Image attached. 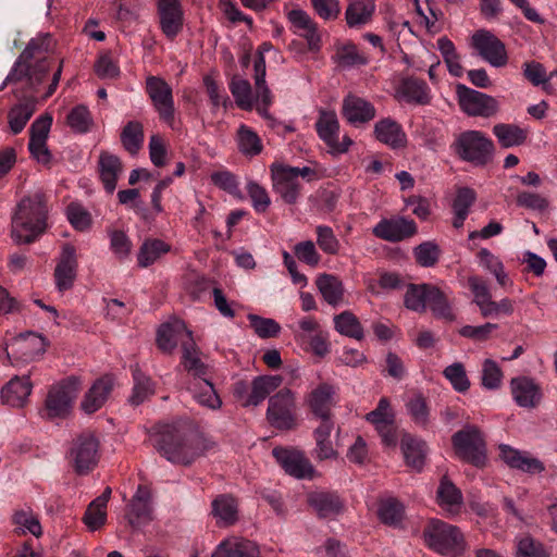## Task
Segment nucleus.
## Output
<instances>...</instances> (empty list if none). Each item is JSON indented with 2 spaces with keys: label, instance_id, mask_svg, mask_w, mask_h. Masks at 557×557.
<instances>
[{
  "label": "nucleus",
  "instance_id": "f257e3e1",
  "mask_svg": "<svg viewBox=\"0 0 557 557\" xmlns=\"http://www.w3.org/2000/svg\"><path fill=\"white\" fill-rule=\"evenodd\" d=\"M54 48V40L50 34H40L30 39L26 48L22 51L15 61L11 72L4 79L0 89L8 83L27 79L32 88L40 85L50 69L52 58L51 52Z\"/></svg>",
  "mask_w": 557,
  "mask_h": 557
},
{
  "label": "nucleus",
  "instance_id": "f03ea898",
  "mask_svg": "<svg viewBox=\"0 0 557 557\" xmlns=\"http://www.w3.org/2000/svg\"><path fill=\"white\" fill-rule=\"evenodd\" d=\"M151 441L154 448L172 463L188 466L202 454L200 438L176 424H158Z\"/></svg>",
  "mask_w": 557,
  "mask_h": 557
},
{
  "label": "nucleus",
  "instance_id": "7ed1b4c3",
  "mask_svg": "<svg viewBox=\"0 0 557 557\" xmlns=\"http://www.w3.org/2000/svg\"><path fill=\"white\" fill-rule=\"evenodd\" d=\"M46 196L36 191L24 197L12 216L11 235L16 244L35 242L47 228Z\"/></svg>",
  "mask_w": 557,
  "mask_h": 557
},
{
  "label": "nucleus",
  "instance_id": "20e7f679",
  "mask_svg": "<svg viewBox=\"0 0 557 557\" xmlns=\"http://www.w3.org/2000/svg\"><path fill=\"white\" fill-rule=\"evenodd\" d=\"M428 547L445 557H460L468 549L462 531L443 520H431L423 530Z\"/></svg>",
  "mask_w": 557,
  "mask_h": 557
},
{
  "label": "nucleus",
  "instance_id": "39448f33",
  "mask_svg": "<svg viewBox=\"0 0 557 557\" xmlns=\"http://www.w3.org/2000/svg\"><path fill=\"white\" fill-rule=\"evenodd\" d=\"M272 187L286 203L297 202L301 193L300 178L311 182L317 180V171L310 166H290L283 163L270 165Z\"/></svg>",
  "mask_w": 557,
  "mask_h": 557
},
{
  "label": "nucleus",
  "instance_id": "423d86ee",
  "mask_svg": "<svg viewBox=\"0 0 557 557\" xmlns=\"http://www.w3.org/2000/svg\"><path fill=\"white\" fill-rule=\"evenodd\" d=\"M453 148L462 161L476 166L488 163L494 152L493 141L480 131L462 132L454 141Z\"/></svg>",
  "mask_w": 557,
  "mask_h": 557
},
{
  "label": "nucleus",
  "instance_id": "0eeeda50",
  "mask_svg": "<svg viewBox=\"0 0 557 557\" xmlns=\"http://www.w3.org/2000/svg\"><path fill=\"white\" fill-rule=\"evenodd\" d=\"M78 392L79 381L75 376H69L53 384L45 399V406L40 411L41 417L50 420L65 418L70 413Z\"/></svg>",
  "mask_w": 557,
  "mask_h": 557
},
{
  "label": "nucleus",
  "instance_id": "6e6552de",
  "mask_svg": "<svg viewBox=\"0 0 557 557\" xmlns=\"http://www.w3.org/2000/svg\"><path fill=\"white\" fill-rule=\"evenodd\" d=\"M456 455L467 462L481 467L485 462V443L480 430L474 425H467L456 432L451 437Z\"/></svg>",
  "mask_w": 557,
  "mask_h": 557
},
{
  "label": "nucleus",
  "instance_id": "1a4fd4ad",
  "mask_svg": "<svg viewBox=\"0 0 557 557\" xmlns=\"http://www.w3.org/2000/svg\"><path fill=\"white\" fill-rule=\"evenodd\" d=\"M456 94L461 111L469 116L488 119L499 111V102L494 97L463 84L456 85Z\"/></svg>",
  "mask_w": 557,
  "mask_h": 557
},
{
  "label": "nucleus",
  "instance_id": "9d476101",
  "mask_svg": "<svg viewBox=\"0 0 557 557\" xmlns=\"http://www.w3.org/2000/svg\"><path fill=\"white\" fill-rule=\"evenodd\" d=\"M296 397L289 388H282L270 397L267 419L280 430H290L296 425Z\"/></svg>",
  "mask_w": 557,
  "mask_h": 557
},
{
  "label": "nucleus",
  "instance_id": "9b49d317",
  "mask_svg": "<svg viewBox=\"0 0 557 557\" xmlns=\"http://www.w3.org/2000/svg\"><path fill=\"white\" fill-rule=\"evenodd\" d=\"M98 450L99 442L92 433L85 432L73 440L67 458L76 473L87 474L97 466Z\"/></svg>",
  "mask_w": 557,
  "mask_h": 557
},
{
  "label": "nucleus",
  "instance_id": "f8f14e48",
  "mask_svg": "<svg viewBox=\"0 0 557 557\" xmlns=\"http://www.w3.org/2000/svg\"><path fill=\"white\" fill-rule=\"evenodd\" d=\"M146 91L159 117L172 126L175 116L172 87L161 77L148 76Z\"/></svg>",
  "mask_w": 557,
  "mask_h": 557
},
{
  "label": "nucleus",
  "instance_id": "ddd939ff",
  "mask_svg": "<svg viewBox=\"0 0 557 557\" xmlns=\"http://www.w3.org/2000/svg\"><path fill=\"white\" fill-rule=\"evenodd\" d=\"M472 46L480 57L494 67H503L508 62L505 44L493 33L480 29L472 35Z\"/></svg>",
  "mask_w": 557,
  "mask_h": 557
},
{
  "label": "nucleus",
  "instance_id": "4468645a",
  "mask_svg": "<svg viewBox=\"0 0 557 557\" xmlns=\"http://www.w3.org/2000/svg\"><path fill=\"white\" fill-rule=\"evenodd\" d=\"M292 32L304 38L308 49L317 52L322 46V36L318 23L302 9H293L287 13Z\"/></svg>",
  "mask_w": 557,
  "mask_h": 557
},
{
  "label": "nucleus",
  "instance_id": "2eb2a0df",
  "mask_svg": "<svg viewBox=\"0 0 557 557\" xmlns=\"http://www.w3.org/2000/svg\"><path fill=\"white\" fill-rule=\"evenodd\" d=\"M77 268L76 248L70 243L63 244L53 273L55 287L59 292L63 293L73 287L77 276Z\"/></svg>",
  "mask_w": 557,
  "mask_h": 557
},
{
  "label": "nucleus",
  "instance_id": "dca6fc26",
  "mask_svg": "<svg viewBox=\"0 0 557 557\" xmlns=\"http://www.w3.org/2000/svg\"><path fill=\"white\" fill-rule=\"evenodd\" d=\"M417 232L418 227L416 222L404 216L382 219L372 228V233L375 237L389 243H398L410 238L416 235Z\"/></svg>",
  "mask_w": 557,
  "mask_h": 557
},
{
  "label": "nucleus",
  "instance_id": "f3484780",
  "mask_svg": "<svg viewBox=\"0 0 557 557\" xmlns=\"http://www.w3.org/2000/svg\"><path fill=\"white\" fill-rule=\"evenodd\" d=\"M272 453L276 461L289 475L297 479L312 476L314 469L304 453L281 447H275Z\"/></svg>",
  "mask_w": 557,
  "mask_h": 557
},
{
  "label": "nucleus",
  "instance_id": "a211bd4d",
  "mask_svg": "<svg viewBox=\"0 0 557 557\" xmlns=\"http://www.w3.org/2000/svg\"><path fill=\"white\" fill-rule=\"evenodd\" d=\"M158 13L162 33L174 39L183 29L184 11L180 0H159Z\"/></svg>",
  "mask_w": 557,
  "mask_h": 557
},
{
  "label": "nucleus",
  "instance_id": "6ab92c4d",
  "mask_svg": "<svg viewBox=\"0 0 557 557\" xmlns=\"http://www.w3.org/2000/svg\"><path fill=\"white\" fill-rule=\"evenodd\" d=\"M499 451L502 460L511 469L528 474H539L545 471L544 463L529 451L519 450L506 444L499 446Z\"/></svg>",
  "mask_w": 557,
  "mask_h": 557
},
{
  "label": "nucleus",
  "instance_id": "aec40b11",
  "mask_svg": "<svg viewBox=\"0 0 557 557\" xmlns=\"http://www.w3.org/2000/svg\"><path fill=\"white\" fill-rule=\"evenodd\" d=\"M151 513L150 490L145 485H138L127 506L125 517L133 528H139L152 519Z\"/></svg>",
  "mask_w": 557,
  "mask_h": 557
},
{
  "label": "nucleus",
  "instance_id": "412c9836",
  "mask_svg": "<svg viewBox=\"0 0 557 557\" xmlns=\"http://www.w3.org/2000/svg\"><path fill=\"white\" fill-rule=\"evenodd\" d=\"M14 347L15 360L28 363L41 356L46 350V339L34 332L22 333L11 343Z\"/></svg>",
  "mask_w": 557,
  "mask_h": 557
},
{
  "label": "nucleus",
  "instance_id": "4be33fe9",
  "mask_svg": "<svg viewBox=\"0 0 557 557\" xmlns=\"http://www.w3.org/2000/svg\"><path fill=\"white\" fill-rule=\"evenodd\" d=\"M510 392L515 403L522 408H534L542 399L540 385L532 377L524 375L510 380Z\"/></svg>",
  "mask_w": 557,
  "mask_h": 557
},
{
  "label": "nucleus",
  "instance_id": "5701e85b",
  "mask_svg": "<svg viewBox=\"0 0 557 557\" xmlns=\"http://www.w3.org/2000/svg\"><path fill=\"white\" fill-rule=\"evenodd\" d=\"M33 391L30 375L13 376L1 389V400L11 407H23Z\"/></svg>",
  "mask_w": 557,
  "mask_h": 557
},
{
  "label": "nucleus",
  "instance_id": "b1692460",
  "mask_svg": "<svg viewBox=\"0 0 557 557\" xmlns=\"http://www.w3.org/2000/svg\"><path fill=\"white\" fill-rule=\"evenodd\" d=\"M343 116L352 125L368 123L375 116V108L368 100L348 95L343 100Z\"/></svg>",
  "mask_w": 557,
  "mask_h": 557
},
{
  "label": "nucleus",
  "instance_id": "393cba45",
  "mask_svg": "<svg viewBox=\"0 0 557 557\" xmlns=\"http://www.w3.org/2000/svg\"><path fill=\"white\" fill-rule=\"evenodd\" d=\"M334 387L329 383H321L312 389L306 397V401L312 413L321 419L331 420V409L333 406Z\"/></svg>",
  "mask_w": 557,
  "mask_h": 557
},
{
  "label": "nucleus",
  "instance_id": "a878e982",
  "mask_svg": "<svg viewBox=\"0 0 557 557\" xmlns=\"http://www.w3.org/2000/svg\"><path fill=\"white\" fill-rule=\"evenodd\" d=\"M193 337V332L188 330L183 321L176 320L172 323L162 324L157 333L158 347L165 352H171L180 342Z\"/></svg>",
  "mask_w": 557,
  "mask_h": 557
},
{
  "label": "nucleus",
  "instance_id": "bb28decb",
  "mask_svg": "<svg viewBox=\"0 0 557 557\" xmlns=\"http://www.w3.org/2000/svg\"><path fill=\"white\" fill-rule=\"evenodd\" d=\"M112 387L110 377L104 376L97 380L84 396L81 403L82 410L87 414L98 411L106 404Z\"/></svg>",
  "mask_w": 557,
  "mask_h": 557
},
{
  "label": "nucleus",
  "instance_id": "cd10ccee",
  "mask_svg": "<svg viewBox=\"0 0 557 557\" xmlns=\"http://www.w3.org/2000/svg\"><path fill=\"white\" fill-rule=\"evenodd\" d=\"M375 138L393 149L401 148L406 145L407 137L403 127L395 120L382 119L374 125Z\"/></svg>",
  "mask_w": 557,
  "mask_h": 557
},
{
  "label": "nucleus",
  "instance_id": "c85d7f7f",
  "mask_svg": "<svg viewBox=\"0 0 557 557\" xmlns=\"http://www.w3.org/2000/svg\"><path fill=\"white\" fill-rule=\"evenodd\" d=\"M308 503L320 518H334L344 509L341 497L330 492L312 493L309 495Z\"/></svg>",
  "mask_w": 557,
  "mask_h": 557
},
{
  "label": "nucleus",
  "instance_id": "c756f323",
  "mask_svg": "<svg viewBox=\"0 0 557 557\" xmlns=\"http://www.w3.org/2000/svg\"><path fill=\"white\" fill-rule=\"evenodd\" d=\"M283 382L280 375H260L252 380L251 392L244 401V406L260 405L272 392L281 386Z\"/></svg>",
  "mask_w": 557,
  "mask_h": 557
},
{
  "label": "nucleus",
  "instance_id": "7c9ffc66",
  "mask_svg": "<svg viewBox=\"0 0 557 557\" xmlns=\"http://www.w3.org/2000/svg\"><path fill=\"white\" fill-rule=\"evenodd\" d=\"M188 391H190L193 397L198 404L209 409L215 410L222 405L212 382L207 376L202 379H193L188 383Z\"/></svg>",
  "mask_w": 557,
  "mask_h": 557
},
{
  "label": "nucleus",
  "instance_id": "2f4dec72",
  "mask_svg": "<svg viewBox=\"0 0 557 557\" xmlns=\"http://www.w3.org/2000/svg\"><path fill=\"white\" fill-rule=\"evenodd\" d=\"M333 429V421L324 420L313 432L315 440L314 457L318 460L334 459L337 457V451L331 440Z\"/></svg>",
  "mask_w": 557,
  "mask_h": 557
},
{
  "label": "nucleus",
  "instance_id": "473e14b6",
  "mask_svg": "<svg viewBox=\"0 0 557 557\" xmlns=\"http://www.w3.org/2000/svg\"><path fill=\"white\" fill-rule=\"evenodd\" d=\"M375 4L372 0H355L345 11V20L350 28H359L372 20Z\"/></svg>",
  "mask_w": 557,
  "mask_h": 557
},
{
  "label": "nucleus",
  "instance_id": "72a5a7b5",
  "mask_svg": "<svg viewBox=\"0 0 557 557\" xmlns=\"http://www.w3.org/2000/svg\"><path fill=\"white\" fill-rule=\"evenodd\" d=\"M37 100L34 97L24 98L15 104L8 114L9 126L13 134L21 133L36 111Z\"/></svg>",
  "mask_w": 557,
  "mask_h": 557
},
{
  "label": "nucleus",
  "instance_id": "f704fd0d",
  "mask_svg": "<svg viewBox=\"0 0 557 557\" xmlns=\"http://www.w3.org/2000/svg\"><path fill=\"white\" fill-rule=\"evenodd\" d=\"M400 447L406 463L411 468L420 471L424 465L428 451L426 443L422 440H418L409 434H406L401 438Z\"/></svg>",
  "mask_w": 557,
  "mask_h": 557
},
{
  "label": "nucleus",
  "instance_id": "c9c22d12",
  "mask_svg": "<svg viewBox=\"0 0 557 557\" xmlns=\"http://www.w3.org/2000/svg\"><path fill=\"white\" fill-rule=\"evenodd\" d=\"M99 169L106 190L112 194L115 190L117 177L122 172L120 158L110 152H101L99 157Z\"/></svg>",
  "mask_w": 557,
  "mask_h": 557
},
{
  "label": "nucleus",
  "instance_id": "e433bc0d",
  "mask_svg": "<svg viewBox=\"0 0 557 557\" xmlns=\"http://www.w3.org/2000/svg\"><path fill=\"white\" fill-rule=\"evenodd\" d=\"M182 364L193 375V379H202L208 374V367L200 360L199 350L189 336V339L182 342Z\"/></svg>",
  "mask_w": 557,
  "mask_h": 557
},
{
  "label": "nucleus",
  "instance_id": "4c0bfd02",
  "mask_svg": "<svg viewBox=\"0 0 557 557\" xmlns=\"http://www.w3.org/2000/svg\"><path fill=\"white\" fill-rule=\"evenodd\" d=\"M315 285L330 306L337 307L342 304L344 286L337 276L326 273L320 274L315 280Z\"/></svg>",
  "mask_w": 557,
  "mask_h": 557
},
{
  "label": "nucleus",
  "instance_id": "58836bf2",
  "mask_svg": "<svg viewBox=\"0 0 557 557\" xmlns=\"http://www.w3.org/2000/svg\"><path fill=\"white\" fill-rule=\"evenodd\" d=\"M171 250V246L162 239L147 238L137 252L138 267L147 268L157 262Z\"/></svg>",
  "mask_w": 557,
  "mask_h": 557
},
{
  "label": "nucleus",
  "instance_id": "ea45409f",
  "mask_svg": "<svg viewBox=\"0 0 557 557\" xmlns=\"http://www.w3.org/2000/svg\"><path fill=\"white\" fill-rule=\"evenodd\" d=\"M238 505L231 495H219L212 502V515L219 525H231L236 522Z\"/></svg>",
  "mask_w": 557,
  "mask_h": 557
},
{
  "label": "nucleus",
  "instance_id": "a19ab883",
  "mask_svg": "<svg viewBox=\"0 0 557 557\" xmlns=\"http://www.w3.org/2000/svg\"><path fill=\"white\" fill-rule=\"evenodd\" d=\"M475 200L476 195L473 189L469 187H462L457 190L456 197L451 205L454 212L453 226L455 228L462 227Z\"/></svg>",
  "mask_w": 557,
  "mask_h": 557
},
{
  "label": "nucleus",
  "instance_id": "79ce46f5",
  "mask_svg": "<svg viewBox=\"0 0 557 557\" xmlns=\"http://www.w3.org/2000/svg\"><path fill=\"white\" fill-rule=\"evenodd\" d=\"M493 134L503 148L520 146L525 141L528 137V131L525 128H522L517 124L506 123L494 125Z\"/></svg>",
  "mask_w": 557,
  "mask_h": 557
},
{
  "label": "nucleus",
  "instance_id": "37998d69",
  "mask_svg": "<svg viewBox=\"0 0 557 557\" xmlns=\"http://www.w3.org/2000/svg\"><path fill=\"white\" fill-rule=\"evenodd\" d=\"M429 87L425 82L418 78H406L398 87V94L407 102L426 104L430 101Z\"/></svg>",
  "mask_w": 557,
  "mask_h": 557
},
{
  "label": "nucleus",
  "instance_id": "c03bdc74",
  "mask_svg": "<svg viewBox=\"0 0 557 557\" xmlns=\"http://www.w3.org/2000/svg\"><path fill=\"white\" fill-rule=\"evenodd\" d=\"M319 137L329 146L335 144L339 136V122L334 111L321 110L315 123Z\"/></svg>",
  "mask_w": 557,
  "mask_h": 557
},
{
  "label": "nucleus",
  "instance_id": "a18cd8bd",
  "mask_svg": "<svg viewBox=\"0 0 557 557\" xmlns=\"http://www.w3.org/2000/svg\"><path fill=\"white\" fill-rule=\"evenodd\" d=\"M334 329L344 336L361 341L364 337L363 327L359 319L351 311H343L334 315Z\"/></svg>",
  "mask_w": 557,
  "mask_h": 557
},
{
  "label": "nucleus",
  "instance_id": "49530a36",
  "mask_svg": "<svg viewBox=\"0 0 557 557\" xmlns=\"http://www.w3.org/2000/svg\"><path fill=\"white\" fill-rule=\"evenodd\" d=\"M437 497L440 505L450 515L459 512L460 505L462 504V494L460 490L446 478L441 481L437 490Z\"/></svg>",
  "mask_w": 557,
  "mask_h": 557
},
{
  "label": "nucleus",
  "instance_id": "de8ad7c7",
  "mask_svg": "<svg viewBox=\"0 0 557 557\" xmlns=\"http://www.w3.org/2000/svg\"><path fill=\"white\" fill-rule=\"evenodd\" d=\"M144 126L138 121H129L122 129L121 143L126 151L135 156L144 145Z\"/></svg>",
  "mask_w": 557,
  "mask_h": 557
},
{
  "label": "nucleus",
  "instance_id": "09e8293b",
  "mask_svg": "<svg viewBox=\"0 0 557 557\" xmlns=\"http://www.w3.org/2000/svg\"><path fill=\"white\" fill-rule=\"evenodd\" d=\"M253 79H255V88H256V99L258 103H262L263 106L272 104V94L269 89L265 82V59L262 57V51L258 58H256L253 63Z\"/></svg>",
  "mask_w": 557,
  "mask_h": 557
},
{
  "label": "nucleus",
  "instance_id": "8fccbe9b",
  "mask_svg": "<svg viewBox=\"0 0 557 557\" xmlns=\"http://www.w3.org/2000/svg\"><path fill=\"white\" fill-rule=\"evenodd\" d=\"M228 88L238 108L243 110L252 109V88L247 79L238 75H234L228 83Z\"/></svg>",
  "mask_w": 557,
  "mask_h": 557
},
{
  "label": "nucleus",
  "instance_id": "3c124183",
  "mask_svg": "<svg viewBox=\"0 0 557 557\" xmlns=\"http://www.w3.org/2000/svg\"><path fill=\"white\" fill-rule=\"evenodd\" d=\"M134 387L129 403L134 406L143 404L154 393V386L150 377L140 371L138 367L133 369Z\"/></svg>",
  "mask_w": 557,
  "mask_h": 557
},
{
  "label": "nucleus",
  "instance_id": "603ef678",
  "mask_svg": "<svg viewBox=\"0 0 557 557\" xmlns=\"http://www.w3.org/2000/svg\"><path fill=\"white\" fill-rule=\"evenodd\" d=\"M406 410L414 424L423 429L429 426L430 409L424 396L418 394L409 398L406 401Z\"/></svg>",
  "mask_w": 557,
  "mask_h": 557
},
{
  "label": "nucleus",
  "instance_id": "864d4df0",
  "mask_svg": "<svg viewBox=\"0 0 557 557\" xmlns=\"http://www.w3.org/2000/svg\"><path fill=\"white\" fill-rule=\"evenodd\" d=\"M237 145L239 151L248 157H255L262 150V144L258 134L244 124L237 131Z\"/></svg>",
  "mask_w": 557,
  "mask_h": 557
},
{
  "label": "nucleus",
  "instance_id": "5fc2aeb1",
  "mask_svg": "<svg viewBox=\"0 0 557 557\" xmlns=\"http://www.w3.org/2000/svg\"><path fill=\"white\" fill-rule=\"evenodd\" d=\"M436 318L453 321L455 319L450 304L445 294L437 287L432 286L429 292L426 305Z\"/></svg>",
  "mask_w": 557,
  "mask_h": 557
},
{
  "label": "nucleus",
  "instance_id": "6e6d98bb",
  "mask_svg": "<svg viewBox=\"0 0 557 557\" xmlns=\"http://www.w3.org/2000/svg\"><path fill=\"white\" fill-rule=\"evenodd\" d=\"M377 513L383 523L397 527L404 518V506L395 498H387L380 503Z\"/></svg>",
  "mask_w": 557,
  "mask_h": 557
},
{
  "label": "nucleus",
  "instance_id": "4d7b16f0",
  "mask_svg": "<svg viewBox=\"0 0 557 557\" xmlns=\"http://www.w3.org/2000/svg\"><path fill=\"white\" fill-rule=\"evenodd\" d=\"M432 286L423 285H410L405 294V306L406 308L422 312L425 310L429 299V292Z\"/></svg>",
  "mask_w": 557,
  "mask_h": 557
},
{
  "label": "nucleus",
  "instance_id": "13d9d810",
  "mask_svg": "<svg viewBox=\"0 0 557 557\" xmlns=\"http://www.w3.org/2000/svg\"><path fill=\"white\" fill-rule=\"evenodd\" d=\"M413 256L419 265L432 268L437 263L441 257V248L433 240L423 242L414 247Z\"/></svg>",
  "mask_w": 557,
  "mask_h": 557
},
{
  "label": "nucleus",
  "instance_id": "bf43d9fd",
  "mask_svg": "<svg viewBox=\"0 0 557 557\" xmlns=\"http://www.w3.org/2000/svg\"><path fill=\"white\" fill-rule=\"evenodd\" d=\"M443 375L458 393H466L470 388V381L461 362H455L446 367Z\"/></svg>",
  "mask_w": 557,
  "mask_h": 557
},
{
  "label": "nucleus",
  "instance_id": "052dcab7",
  "mask_svg": "<svg viewBox=\"0 0 557 557\" xmlns=\"http://www.w3.org/2000/svg\"><path fill=\"white\" fill-rule=\"evenodd\" d=\"M503 371L492 359H485L482 364L481 383L486 389L494 391L500 387Z\"/></svg>",
  "mask_w": 557,
  "mask_h": 557
},
{
  "label": "nucleus",
  "instance_id": "680f3d73",
  "mask_svg": "<svg viewBox=\"0 0 557 557\" xmlns=\"http://www.w3.org/2000/svg\"><path fill=\"white\" fill-rule=\"evenodd\" d=\"M248 320L256 334L261 338L275 337L281 332L280 324L273 319L249 314Z\"/></svg>",
  "mask_w": 557,
  "mask_h": 557
},
{
  "label": "nucleus",
  "instance_id": "e2e57ef3",
  "mask_svg": "<svg viewBox=\"0 0 557 557\" xmlns=\"http://www.w3.org/2000/svg\"><path fill=\"white\" fill-rule=\"evenodd\" d=\"M468 286L473 294V302L479 307L481 312L492 299L490 287L482 277L476 275L468 277Z\"/></svg>",
  "mask_w": 557,
  "mask_h": 557
},
{
  "label": "nucleus",
  "instance_id": "0e129e2a",
  "mask_svg": "<svg viewBox=\"0 0 557 557\" xmlns=\"http://www.w3.org/2000/svg\"><path fill=\"white\" fill-rule=\"evenodd\" d=\"M66 216L72 226L77 231H87L91 225V215L81 203H70L66 208Z\"/></svg>",
  "mask_w": 557,
  "mask_h": 557
},
{
  "label": "nucleus",
  "instance_id": "69168bd1",
  "mask_svg": "<svg viewBox=\"0 0 557 557\" xmlns=\"http://www.w3.org/2000/svg\"><path fill=\"white\" fill-rule=\"evenodd\" d=\"M92 123L88 109L84 106H77L67 114V124L76 133H87Z\"/></svg>",
  "mask_w": 557,
  "mask_h": 557
},
{
  "label": "nucleus",
  "instance_id": "338daca9",
  "mask_svg": "<svg viewBox=\"0 0 557 557\" xmlns=\"http://www.w3.org/2000/svg\"><path fill=\"white\" fill-rule=\"evenodd\" d=\"M317 244L327 255H336L339 250V242L333 230L326 225L317 226Z\"/></svg>",
  "mask_w": 557,
  "mask_h": 557
},
{
  "label": "nucleus",
  "instance_id": "774afa93",
  "mask_svg": "<svg viewBox=\"0 0 557 557\" xmlns=\"http://www.w3.org/2000/svg\"><path fill=\"white\" fill-rule=\"evenodd\" d=\"M517 557H549L544 546L530 536L518 541Z\"/></svg>",
  "mask_w": 557,
  "mask_h": 557
}]
</instances>
